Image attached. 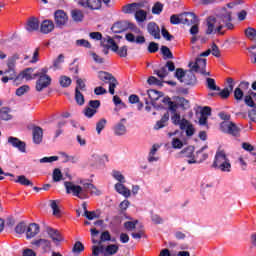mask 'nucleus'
<instances>
[{
	"label": "nucleus",
	"instance_id": "obj_49",
	"mask_svg": "<svg viewBox=\"0 0 256 256\" xmlns=\"http://www.w3.org/2000/svg\"><path fill=\"white\" fill-rule=\"evenodd\" d=\"M157 153V146L156 145H153L150 153H149V157H148V161L150 163H153V161H158L159 158L155 157V154Z\"/></svg>",
	"mask_w": 256,
	"mask_h": 256
},
{
	"label": "nucleus",
	"instance_id": "obj_19",
	"mask_svg": "<svg viewBox=\"0 0 256 256\" xmlns=\"http://www.w3.org/2000/svg\"><path fill=\"white\" fill-rule=\"evenodd\" d=\"M147 31L154 39H161V29L155 22L148 23Z\"/></svg>",
	"mask_w": 256,
	"mask_h": 256
},
{
	"label": "nucleus",
	"instance_id": "obj_54",
	"mask_svg": "<svg viewBox=\"0 0 256 256\" xmlns=\"http://www.w3.org/2000/svg\"><path fill=\"white\" fill-rule=\"evenodd\" d=\"M61 179H63V174L61 173V170L59 168L54 169L53 171V181H55V183L61 181Z\"/></svg>",
	"mask_w": 256,
	"mask_h": 256
},
{
	"label": "nucleus",
	"instance_id": "obj_40",
	"mask_svg": "<svg viewBox=\"0 0 256 256\" xmlns=\"http://www.w3.org/2000/svg\"><path fill=\"white\" fill-rule=\"evenodd\" d=\"M90 39H94V41H100V45L101 47H103V39H105L106 37L103 38V34H101V32H91L89 34Z\"/></svg>",
	"mask_w": 256,
	"mask_h": 256
},
{
	"label": "nucleus",
	"instance_id": "obj_13",
	"mask_svg": "<svg viewBox=\"0 0 256 256\" xmlns=\"http://www.w3.org/2000/svg\"><path fill=\"white\" fill-rule=\"evenodd\" d=\"M8 143L15 149H18L20 153H27V144L19 138L10 136L8 137Z\"/></svg>",
	"mask_w": 256,
	"mask_h": 256
},
{
	"label": "nucleus",
	"instance_id": "obj_9",
	"mask_svg": "<svg viewBox=\"0 0 256 256\" xmlns=\"http://www.w3.org/2000/svg\"><path fill=\"white\" fill-rule=\"evenodd\" d=\"M93 243H98L99 246H94L92 250V255L99 256V251L103 253L105 251V247L101 245V243H105V241H111V234L109 231L102 232L100 236V241H95V239H92Z\"/></svg>",
	"mask_w": 256,
	"mask_h": 256
},
{
	"label": "nucleus",
	"instance_id": "obj_41",
	"mask_svg": "<svg viewBox=\"0 0 256 256\" xmlns=\"http://www.w3.org/2000/svg\"><path fill=\"white\" fill-rule=\"evenodd\" d=\"M73 21L79 22L83 21V12L81 10H72L71 12Z\"/></svg>",
	"mask_w": 256,
	"mask_h": 256
},
{
	"label": "nucleus",
	"instance_id": "obj_60",
	"mask_svg": "<svg viewBox=\"0 0 256 256\" xmlns=\"http://www.w3.org/2000/svg\"><path fill=\"white\" fill-rule=\"evenodd\" d=\"M193 70L186 71L184 79H187V81H190V85L195 81V74H193Z\"/></svg>",
	"mask_w": 256,
	"mask_h": 256
},
{
	"label": "nucleus",
	"instance_id": "obj_16",
	"mask_svg": "<svg viewBox=\"0 0 256 256\" xmlns=\"http://www.w3.org/2000/svg\"><path fill=\"white\" fill-rule=\"evenodd\" d=\"M175 70V63L173 61H168L166 65L159 70H156L155 73L160 77V79H164V77H167L169 75V71Z\"/></svg>",
	"mask_w": 256,
	"mask_h": 256
},
{
	"label": "nucleus",
	"instance_id": "obj_62",
	"mask_svg": "<svg viewBox=\"0 0 256 256\" xmlns=\"http://www.w3.org/2000/svg\"><path fill=\"white\" fill-rule=\"evenodd\" d=\"M148 97L151 101H157L159 99V92L156 90H149Z\"/></svg>",
	"mask_w": 256,
	"mask_h": 256
},
{
	"label": "nucleus",
	"instance_id": "obj_63",
	"mask_svg": "<svg viewBox=\"0 0 256 256\" xmlns=\"http://www.w3.org/2000/svg\"><path fill=\"white\" fill-rule=\"evenodd\" d=\"M39 161L40 163H53V161H59V157L58 156L44 157Z\"/></svg>",
	"mask_w": 256,
	"mask_h": 256
},
{
	"label": "nucleus",
	"instance_id": "obj_8",
	"mask_svg": "<svg viewBox=\"0 0 256 256\" xmlns=\"http://www.w3.org/2000/svg\"><path fill=\"white\" fill-rule=\"evenodd\" d=\"M220 129L223 133H227L228 135H232L233 137H239V133L241 129L237 127V124L229 121H224L220 124Z\"/></svg>",
	"mask_w": 256,
	"mask_h": 256
},
{
	"label": "nucleus",
	"instance_id": "obj_3",
	"mask_svg": "<svg viewBox=\"0 0 256 256\" xmlns=\"http://www.w3.org/2000/svg\"><path fill=\"white\" fill-rule=\"evenodd\" d=\"M102 47L104 48L103 53H105V55H107V53H109V49H111V51H113L114 53H117L119 57L127 56V46H122L121 48H119L117 43H115V40H113V38L109 36H106L102 40Z\"/></svg>",
	"mask_w": 256,
	"mask_h": 256
},
{
	"label": "nucleus",
	"instance_id": "obj_35",
	"mask_svg": "<svg viewBox=\"0 0 256 256\" xmlns=\"http://www.w3.org/2000/svg\"><path fill=\"white\" fill-rule=\"evenodd\" d=\"M167 121H169V112H166L160 121H158L156 123V125L154 126V129L159 130V129H163V127H165V125H167Z\"/></svg>",
	"mask_w": 256,
	"mask_h": 256
},
{
	"label": "nucleus",
	"instance_id": "obj_22",
	"mask_svg": "<svg viewBox=\"0 0 256 256\" xmlns=\"http://www.w3.org/2000/svg\"><path fill=\"white\" fill-rule=\"evenodd\" d=\"M209 116H211V108L208 106H205L200 111L199 125H207V119H209Z\"/></svg>",
	"mask_w": 256,
	"mask_h": 256
},
{
	"label": "nucleus",
	"instance_id": "obj_47",
	"mask_svg": "<svg viewBox=\"0 0 256 256\" xmlns=\"http://www.w3.org/2000/svg\"><path fill=\"white\" fill-rule=\"evenodd\" d=\"M109 93L110 95H115V88L119 85L116 78H112L109 82Z\"/></svg>",
	"mask_w": 256,
	"mask_h": 256
},
{
	"label": "nucleus",
	"instance_id": "obj_38",
	"mask_svg": "<svg viewBox=\"0 0 256 256\" xmlns=\"http://www.w3.org/2000/svg\"><path fill=\"white\" fill-rule=\"evenodd\" d=\"M0 119L2 121H9L11 120V115L9 114V108H1L0 109Z\"/></svg>",
	"mask_w": 256,
	"mask_h": 256
},
{
	"label": "nucleus",
	"instance_id": "obj_29",
	"mask_svg": "<svg viewBox=\"0 0 256 256\" xmlns=\"http://www.w3.org/2000/svg\"><path fill=\"white\" fill-rule=\"evenodd\" d=\"M205 149V147L201 148V150H199L197 152V157L196 159H189L187 160V163H189V165H192V163H201L202 161H205V159H207V157H209L208 154H203V150Z\"/></svg>",
	"mask_w": 256,
	"mask_h": 256
},
{
	"label": "nucleus",
	"instance_id": "obj_31",
	"mask_svg": "<svg viewBox=\"0 0 256 256\" xmlns=\"http://www.w3.org/2000/svg\"><path fill=\"white\" fill-rule=\"evenodd\" d=\"M187 71H184L183 68L176 69L175 77L180 81L181 83H185V85H191V81H188L187 78H185Z\"/></svg>",
	"mask_w": 256,
	"mask_h": 256
},
{
	"label": "nucleus",
	"instance_id": "obj_28",
	"mask_svg": "<svg viewBox=\"0 0 256 256\" xmlns=\"http://www.w3.org/2000/svg\"><path fill=\"white\" fill-rule=\"evenodd\" d=\"M32 245H35V247H41L44 251L51 249V241L47 239L34 240L32 241Z\"/></svg>",
	"mask_w": 256,
	"mask_h": 256
},
{
	"label": "nucleus",
	"instance_id": "obj_14",
	"mask_svg": "<svg viewBox=\"0 0 256 256\" xmlns=\"http://www.w3.org/2000/svg\"><path fill=\"white\" fill-rule=\"evenodd\" d=\"M182 25H193L199 23V18L193 12H184L181 14Z\"/></svg>",
	"mask_w": 256,
	"mask_h": 256
},
{
	"label": "nucleus",
	"instance_id": "obj_33",
	"mask_svg": "<svg viewBox=\"0 0 256 256\" xmlns=\"http://www.w3.org/2000/svg\"><path fill=\"white\" fill-rule=\"evenodd\" d=\"M193 153H195V148L192 146L181 151L182 157L186 158L187 161H189V159H196L195 156H193Z\"/></svg>",
	"mask_w": 256,
	"mask_h": 256
},
{
	"label": "nucleus",
	"instance_id": "obj_50",
	"mask_svg": "<svg viewBox=\"0 0 256 256\" xmlns=\"http://www.w3.org/2000/svg\"><path fill=\"white\" fill-rule=\"evenodd\" d=\"M245 35L248 37V39H251V41H256V30L253 28H248L245 30Z\"/></svg>",
	"mask_w": 256,
	"mask_h": 256
},
{
	"label": "nucleus",
	"instance_id": "obj_18",
	"mask_svg": "<svg viewBox=\"0 0 256 256\" xmlns=\"http://www.w3.org/2000/svg\"><path fill=\"white\" fill-rule=\"evenodd\" d=\"M41 228L37 223H31L26 227V237L27 239H33V237L39 235Z\"/></svg>",
	"mask_w": 256,
	"mask_h": 256
},
{
	"label": "nucleus",
	"instance_id": "obj_20",
	"mask_svg": "<svg viewBox=\"0 0 256 256\" xmlns=\"http://www.w3.org/2000/svg\"><path fill=\"white\" fill-rule=\"evenodd\" d=\"M33 143L39 145L43 142V128L35 126L32 129Z\"/></svg>",
	"mask_w": 256,
	"mask_h": 256
},
{
	"label": "nucleus",
	"instance_id": "obj_59",
	"mask_svg": "<svg viewBox=\"0 0 256 256\" xmlns=\"http://www.w3.org/2000/svg\"><path fill=\"white\" fill-rule=\"evenodd\" d=\"M210 51H211L210 53H212L214 57H221V51L219 50V47L217 46V44L213 43Z\"/></svg>",
	"mask_w": 256,
	"mask_h": 256
},
{
	"label": "nucleus",
	"instance_id": "obj_11",
	"mask_svg": "<svg viewBox=\"0 0 256 256\" xmlns=\"http://www.w3.org/2000/svg\"><path fill=\"white\" fill-rule=\"evenodd\" d=\"M102 1L107 4L111 0H78V5L84 9L97 10L101 7Z\"/></svg>",
	"mask_w": 256,
	"mask_h": 256
},
{
	"label": "nucleus",
	"instance_id": "obj_4",
	"mask_svg": "<svg viewBox=\"0 0 256 256\" xmlns=\"http://www.w3.org/2000/svg\"><path fill=\"white\" fill-rule=\"evenodd\" d=\"M213 167L219 169L223 173H231V161L227 158L225 151L220 150L216 152Z\"/></svg>",
	"mask_w": 256,
	"mask_h": 256
},
{
	"label": "nucleus",
	"instance_id": "obj_36",
	"mask_svg": "<svg viewBox=\"0 0 256 256\" xmlns=\"http://www.w3.org/2000/svg\"><path fill=\"white\" fill-rule=\"evenodd\" d=\"M98 78L100 79V81H103L104 83H109L112 79H115V77L105 71H100L98 73Z\"/></svg>",
	"mask_w": 256,
	"mask_h": 256
},
{
	"label": "nucleus",
	"instance_id": "obj_51",
	"mask_svg": "<svg viewBox=\"0 0 256 256\" xmlns=\"http://www.w3.org/2000/svg\"><path fill=\"white\" fill-rule=\"evenodd\" d=\"M106 253H108V255H115V253H117V251H119V246L115 245V244H111L108 245L105 249Z\"/></svg>",
	"mask_w": 256,
	"mask_h": 256
},
{
	"label": "nucleus",
	"instance_id": "obj_34",
	"mask_svg": "<svg viewBox=\"0 0 256 256\" xmlns=\"http://www.w3.org/2000/svg\"><path fill=\"white\" fill-rule=\"evenodd\" d=\"M135 19L138 23H144V21H147V11L141 8L138 9L135 13Z\"/></svg>",
	"mask_w": 256,
	"mask_h": 256
},
{
	"label": "nucleus",
	"instance_id": "obj_64",
	"mask_svg": "<svg viewBox=\"0 0 256 256\" xmlns=\"http://www.w3.org/2000/svg\"><path fill=\"white\" fill-rule=\"evenodd\" d=\"M148 51L149 53H157V51H159V44L150 42L148 45Z\"/></svg>",
	"mask_w": 256,
	"mask_h": 256
},
{
	"label": "nucleus",
	"instance_id": "obj_12",
	"mask_svg": "<svg viewBox=\"0 0 256 256\" xmlns=\"http://www.w3.org/2000/svg\"><path fill=\"white\" fill-rule=\"evenodd\" d=\"M168 107L171 113H175L178 109H183V111H185V109H189V101L185 98H178L177 103H175L168 99Z\"/></svg>",
	"mask_w": 256,
	"mask_h": 256
},
{
	"label": "nucleus",
	"instance_id": "obj_52",
	"mask_svg": "<svg viewBox=\"0 0 256 256\" xmlns=\"http://www.w3.org/2000/svg\"><path fill=\"white\" fill-rule=\"evenodd\" d=\"M29 89V85H23L16 90V95L18 97H22V95H25V93H29Z\"/></svg>",
	"mask_w": 256,
	"mask_h": 256
},
{
	"label": "nucleus",
	"instance_id": "obj_15",
	"mask_svg": "<svg viewBox=\"0 0 256 256\" xmlns=\"http://www.w3.org/2000/svg\"><path fill=\"white\" fill-rule=\"evenodd\" d=\"M54 21L57 27H63L67 25V21H69V17L67 13L63 10H57L54 14Z\"/></svg>",
	"mask_w": 256,
	"mask_h": 256
},
{
	"label": "nucleus",
	"instance_id": "obj_21",
	"mask_svg": "<svg viewBox=\"0 0 256 256\" xmlns=\"http://www.w3.org/2000/svg\"><path fill=\"white\" fill-rule=\"evenodd\" d=\"M35 77V74H33V68H27L18 74L17 81H23V79L31 81V79H35Z\"/></svg>",
	"mask_w": 256,
	"mask_h": 256
},
{
	"label": "nucleus",
	"instance_id": "obj_48",
	"mask_svg": "<svg viewBox=\"0 0 256 256\" xmlns=\"http://www.w3.org/2000/svg\"><path fill=\"white\" fill-rule=\"evenodd\" d=\"M26 230H27V225H25L24 222H20L15 227V233H17L18 235H23V233H25Z\"/></svg>",
	"mask_w": 256,
	"mask_h": 256
},
{
	"label": "nucleus",
	"instance_id": "obj_25",
	"mask_svg": "<svg viewBox=\"0 0 256 256\" xmlns=\"http://www.w3.org/2000/svg\"><path fill=\"white\" fill-rule=\"evenodd\" d=\"M227 83H228V87L224 88L220 93V97H222V99H227L229 97V95H231V92L233 91V79L232 78H228L227 79Z\"/></svg>",
	"mask_w": 256,
	"mask_h": 256
},
{
	"label": "nucleus",
	"instance_id": "obj_17",
	"mask_svg": "<svg viewBox=\"0 0 256 256\" xmlns=\"http://www.w3.org/2000/svg\"><path fill=\"white\" fill-rule=\"evenodd\" d=\"M171 119H172V123L174 125H179V127L182 131H184L186 129L187 125L189 124V120H187V119L181 120V115L178 114L177 111L172 112Z\"/></svg>",
	"mask_w": 256,
	"mask_h": 256
},
{
	"label": "nucleus",
	"instance_id": "obj_46",
	"mask_svg": "<svg viewBox=\"0 0 256 256\" xmlns=\"http://www.w3.org/2000/svg\"><path fill=\"white\" fill-rule=\"evenodd\" d=\"M112 177H114L118 183H125L126 181L125 176H123V174L117 170L112 171Z\"/></svg>",
	"mask_w": 256,
	"mask_h": 256
},
{
	"label": "nucleus",
	"instance_id": "obj_56",
	"mask_svg": "<svg viewBox=\"0 0 256 256\" xmlns=\"http://www.w3.org/2000/svg\"><path fill=\"white\" fill-rule=\"evenodd\" d=\"M161 52H162V55H164V57H167V59H173V53L171 52L169 47L162 46L161 47Z\"/></svg>",
	"mask_w": 256,
	"mask_h": 256
},
{
	"label": "nucleus",
	"instance_id": "obj_26",
	"mask_svg": "<svg viewBox=\"0 0 256 256\" xmlns=\"http://www.w3.org/2000/svg\"><path fill=\"white\" fill-rule=\"evenodd\" d=\"M127 119L123 118L118 124L114 127L115 135H125L127 133V128L125 127Z\"/></svg>",
	"mask_w": 256,
	"mask_h": 256
},
{
	"label": "nucleus",
	"instance_id": "obj_30",
	"mask_svg": "<svg viewBox=\"0 0 256 256\" xmlns=\"http://www.w3.org/2000/svg\"><path fill=\"white\" fill-rule=\"evenodd\" d=\"M26 29L31 33L33 31H39V19L30 18L26 24Z\"/></svg>",
	"mask_w": 256,
	"mask_h": 256
},
{
	"label": "nucleus",
	"instance_id": "obj_55",
	"mask_svg": "<svg viewBox=\"0 0 256 256\" xmlns=\"http://www.w3.org/2000/svg\"><path fill=\"white\" fill-rule=\"evenodd\" d=\"M72 251H73V253H81L82 251H85V246L83 245V243L77 241L74 244Z\"/></svg>",
	"mask_w": 256,
	"mask_h": 256
},
{
	"label": "nucleus",
	"instance_id": "obj_53",
	"mask_svg": "<svg viewBox=\"0 0 256 256\" xmlns=\"http://www.w3.org/2000/svg\"><path fill=\"white\" fill-rule=\"evenodd\" d=\"M139 223V221H127L124 223V227L127 231H133L135 229V227H137V224Z\"/></svg>",
	"mask_w": 256,
	"mask_h": 256
},
{
	"label": "nucleus",
	"instance_id": "obj_61",
	"mask_svg": "<svg viewBox=\"0 0 256 256\" xmlns=\"http://www.w3.org/2000/svg\"><path fill=\"white\" fill-rule=\"evenodd\" d=\"M172 147L173 149H181L183 147V141H181L179 138H173Z\"/></svg>",
	"mask_w": 256,
	"mask_h": 256
},
{
	"label": "nucleus",
	"instance_id": "obj_23",
	"mask_svg": "<svg viewBox=\"0 0 256 256\" xmlns=\"http://www.w3.org/2000/svg\"><path fill=\"white\" fill-rule=\"evenodd\" d=\"M53 29H55V24L51 20H44L40 25V31L44 33V35L51 33Z\"/></svg>",
	"mask_w": 256,
	"mask_h": 256
},
{
	"label": "nucleus",
	"instance_id": "obj_45",
	"mask_svg": "<svg viewBox=\"0 0 256 256\" xmlns=\"http://www.w3.org/2000/svg\"><path fill=\"white\" fill-rule=\"evenodd\" d=\"M163 12V4L161 2H156L152 7L153 15H161Z\"/></svg>",
	"mask_w": 256,
	"mask_h": 256
},
{
	"label": "nucleus",
	"instance_id": "obj_7",
	"mask_svg": "<svg viewBox=\"0 0 256 256\" xmlns=\"http://www.w3.org/2000/svg\"><path fill=\"white\" fill-rule=\"evenodd\" d=\"M188 66L194 73H200V75H205L206 77L211 75V73L205 70L207 68V59L205 58L199 57L195 62H190Z\"/></svg>",
	"mask_w": 256,
	"mask_h": 256
},
{
	"label": "nucleus",
	"instance_id": "obj_24",
	"mask_svg": "<svg viewBox=\"0 0 256 256\" xmlns=\"http://www.w3.org/2000/svg\"><path fill=\"white\" fill-rule=\"evenodd\" d=\"M244 103L248 107H255L256 106V93L250 90L244 97Z\"/></svg>",
	"mask_w": 256,
	"mask_h": 256
},
{
	"label": "nucleus",
	"instance_id": "obj_43",
	"mask_svg": "<svg viewBox=\"0 0 256 256\" xmlns=\"http://www.w3.org/2000/svg\"><path fill=\"white\" fill-rule=\"evenodd\" d=\"M59 83H60L61 87L66 88V87L71 86L72 80L68 76H61L59 79Z\"/></svg>",
	"mask_w": 256,
	"mask_h": 256
},
{
	"label": "nucleus",
	"instance_id": "obj_39",
	"mask_svg": "<svg viewBox=\"0 0 256 256\" xmlns=\"http://www.w3.org/2000/svg\"><path fill=\"white\" fill-rule=\"evenodd\" d=\"M15 183H20V185H24V186L30 185L31 187H33V182L27 179V177H25L24 175L18 176V179L15 180Z\"/></svg>",
	"mask_w": 256,
	"mask_h": 256
},
{
	"label": "nucleus",
	"instance_id": "obj_32",
	"mask_svg": "<svg viewBox=\"0 0 256 256\" xmlns=\"http://www.w3.org/2000/svg\"><path fill=\"white\" fill-rule=\"evenodd\" d=\"M47 232L49 237L52 238V241H54V243H61V241H63V237H61V234L59 233V231L53 228H48Z\"/></svg>",
	"mask_w": 256,
	"mask_h": 256
},
{
	"label": "nucleus",
	"instance_id": "obj_27",
	"mask_svg": "<svg viewBox=\"0 0 256 256\" xmlns=\"http://www.w3.org/2000/svg\"><path fill=\"white\" fill-rule=\"evenodd\" d=\"M115 190H116L117 193H119L120 195H123V197H126V198L131 197V190H129L128 188H126V186L123 185V183H116V184H115Z\"/></svg>",
	"mask_w": 256,
	"mask_h": 256
},
{
	"label": "nucleus",
	"instance_id": "obj_44",
	"mask_svg": "<svg viewBox=\"0 0 256 256\" xmlns=\"http://www.w3.org/2000/svg\"><path fill=\"white\" fill-rule=\"evenodd\" d=\"M207 87L211 91H221V88L217 87V84H215V79L213 78H207Z\"/></svg>",
	"mask_w": 256,
	"mask_h": 256
},
{
	"label": "nucleus",
	"instance_id": "obj_1",
	"mask_svg": "<svg viewBox=\"0 0 256 256\" xmlns=\"http://www.w3.org/2000/svg\"><path fill=\"white\" fill-rule=\"evenodd\" d=\"M233 12L227 8H222L216 16H209L206 20V35H225V30L235 29L233 24Z\"/></svg>",
	"mask_w": 256,
	"mask_h": 256
},
{
	"label": "nucleus",
	"instance_id": "obj_42",
	"mask_svg": "<svg viewBox=\"0 0 256 256\" xmlns=\"http://www.w3.org/2000/svg\"><path fill=\"white\" fill-rule=\"evenodd\" d=\"M105 125H107V119L102 118L96 124V131L98 135H101V131L105 129Z\"/></svg>",
	"mask_w": 256,
	"mask_h": 256
},
{
	"label": "nucleus",
	"instance_id": "obj_2",
	"mask_svg": "<svg viewBox=\"0 0 256 256\" xmlns=\"http://www.w3.org/2000/svg\"><path fill=\"white\" fill-rule=\"evenodd\" d=\"M64 187L66 189V193L73 195L74 197H78V199H89L90 195H101V190L97 189L95 185L89 182H80V185L75 184L74 182L66 181L64 182Z\"/></svg>",
	"mask_w": 256,
	"mask_h": 256
},
{
	"label": "nucleus",
	"instance_id": "obj_57",
	"mask_svg": "<svg viewBox=\"0 0 256 256\" xmlns=\"http://www.w3.org/2000/svg\"><path fill=\"white\" fill-rule=\"evenodd\" d=\"M78 47H85L86 49H91V43L85 39H79L76 41Z\"/></svg>",
	"mask_w": 256,
	"mask_h": 256
},
{
	"label": "nucleus",
	"instance_id": "obj_37",
	"mask_svg": "<svg viewBox=\"0 0 256 256\" xmlns=\"http://www.w3.org/2000/svg\"><path fill=\"white\" fill-rule=\"evenodd\" d=\"M75 101L78 105L85 104V97L83 96V93H81V91H79V87H76V89H75Z\"/></svg>",
	"mask_w": 256,
	"mask_h": 256
},
{
	"label": "nucleus",
	"instance_id": "obj_10",
	"mask_svg": "<svg viewBox=\"0 0 256 256\" xmlns=\"http://www.w3.org/2000/svg\"><path fill=\"white\" fill-rule=\"evenodd\" d=\"M139 9H149V6L147 5V2H136V3H131L127 4L122 7V11L126 15H131L133 13H137V10Z\"/></svg>",
	"mask_w": 256,
	"mask_h": 256
},
{
	"label": "nucleus",
	"instance_id": "obj_5",
	"mask_svg": "<svg viewBox=\"0 0 256 256\" xmlns=\"http://www.w3.org/2000/svg\"><path fill=\"white\" fill-rule=\"evenodd\" d=\"M49 69L42 68L40 72L34 74V77H39L36 82V91H43V89H47L48 86L51 85V77L47 75Z\"/></svg>",
	"mask_w": 256,
	"mask_h": 256
},
{
	"label": "nucleus",
	"instance_id": "obj_6",
	"mask_svg": "<svg viewBox=\"0 0 256 256\" xmlns=\"http://www.w3.org/2000/svg\"><path fill=\"white\" fill-rule=\"evenodd\" d=\"M19 59V54H14L7 60V69L4 71V75H7L10 78V81H19L17 80V72L15 71V65Z\"/></svg>",
	"mask_w": 256,
	"mask_h": 256
},
{
	"label": "nucleus",
	"instance_id": "obj_58",
	"mask_svg": "<svg viewBox=\"0 0 256 256\" xmlns=\"http://www.w3.org/2000/svg\"><path fill=\"white\" fill-rule=\"evenodd\" d=\"M85 217L86 219H89V221H93V219H99V213L95 211H86Z\"/></svg>",
	"mask_w": 256,
	"mask_h": 256
}]
</instances>
